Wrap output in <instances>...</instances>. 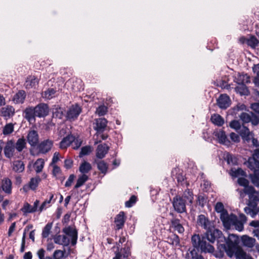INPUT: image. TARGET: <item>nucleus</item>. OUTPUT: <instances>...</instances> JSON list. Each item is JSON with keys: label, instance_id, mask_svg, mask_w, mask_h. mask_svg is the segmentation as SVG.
I'll return each instance as SVG.
<instances>
[{"label": "nucleus", "instance_id": "obj_1", "mask_svg": "<svg viewBox=\"0 0 259 259\" xmlns=\"http://www.w3.org/2000/svg\"><path fill=\"white\" fill-rule=\"evenodd\" d=\"M207 240L210 243H214L218 240V243L223 242L225 240L222 232L218 229H215L213 226L212 229H208L204 236L202 238L199 235H194L191 238V242L194 247L200 248L202 252L205 253H212L214 251V248L209 243L206 242Z\"/></svg>", "mask_w": 259, "mask_h": 259}, {"label": "nucleus", "instance_id": "obj_2", "mask_svg": "<svg viewBox=\"0 0 259 259\" xmlns=\"http://www.w3.org/2000/svg\"><path fill=\"white\" fill-rule=\"evenodd\" d=\"M223 242H225L226 244H220L218 246L220 249H223L222 251L220 252L221 256L223 255L222 252L225 251L228 256L232 257L234 256V252L236 248V245L238 242V237L237 236L234 234H230L226 239L223 240Z\"/></svg>", "mask_w": 259, "mask_h": 259}, {"label": "nucleus", "instance_id": "obj_3", "mask_svg": "<svg viewBox=\"0 0 259 259\" xmlns=\"http://www.w3.org/2000/svg\"><path fill=\"white\" fill-rule=\"evenodd\" d=\"M246 221V217L244 214H240L239 218L236 215L231 214L230 215L228 222H227L226 226H234L236 229L240 232L243 230V225Z\"/></svg>", "mask_w": 259, "mask_h": 259}, {"label": "nucleus", "instance_id": "obj_4", "mask_svg": "<svg viewBox=\"0 0 259 259\" xmlns=\"http://www.w3.org/2000/svg\"><path fill=\"white\" fill-rule=\"evenodd\" d=\"M15 151L14 141L12 140H8L4 147V153L5 157L11 159L16 154Z\"/></svg>", "mask_w": 259, "mask_h": 259}, {"label": "nucleus", "instance_id": "obj_5", "mask_svg": "<svg viewBox=\"0 0 259 259\" xmlns=\"http://www.w3.org/2000/svg\"><path fill=\"white\" fill-rule=\"evenodd\" d=\"M186 204H187L181 196H176L173 198L172 205L175 210L179 213L186 211Z\"/></svg>", "mask_w": 259, "mask_h": 259}, {"label": "nucleus", "instance_id": "obj_6", "mask_svg": "<svg viewBox=\"0 0 259 259\" xmlns=\"http://www.w3.org/2000/svg\"><path fill=\"white\" fill-rule=\"evenodd\" d=\"M197 225L207 230L212 229L213 223L204 215L200 214L198 216Z\"/></svg>", "mask_w": 259, "mask_h": 259}, {"label": "nucleus", "instance_id": "obj_7", "mask_svg": "<svg viewBox=\"0 0 259 259\" xmlns=\"http://www.w3.org/2000/svg\"><path fill=\"white\" fill-rule=\"evenodd\" d=\"M215 210L217 212L221 213V220L226 226L227 222H228L230 215H229L227 211L224 209L223 204L221 202H217L215 206Z\"/></svg>", "mask_w": 259, "mask_h": 259}, {"label": "nucleus", "instance_id": "obj_8", "mask_svg": "<svg viewBox=\"0 0 259 259\" xmlns=\"http://www.w3.org/2000/svg\"><path fill=\"white\" fill-rule=\"evenodd\" d=\"M81 111V109L79 105H73L67 111L66 117L68 120H74L77 118Z\"/></svg>", "mask_w": 259, "mask_h": 259}, {"label": "nucleus", "instance_id": "obj_9", "mask_svg": "<svg viewBox=\"0 0 259 259\" xmlns=\"http://www.w3.org/2000/svg\"><path fill=\"white\" fill-rule=\"evenodd\" d=\"M63 232L70 238L72 245H75L77 239V232L76 229L68 227L63 229Z\"/></svg>", "mask_w": 259, "mask_h": 259}, {"label": "nucleus", "instance_id": "obj_10", "mask_svg": "<svg viewBox=\"0 0 259 259\" xmlns=\"http://www.w3.org/2000/svg\"><path fill=\"white\" fill-rule=\"evenodd\" d=\"M41 181V179L39 176L32 178L30 179L28 184L24 185L23 189L25 192H27L30 189L34 190L38 186L39 183Z\"/></svg>", "mask_w": 259, "mask_h": 259}, {"label": "nucleus", "instance_id": "obj_11", "mask_svg": "<svg viewBox=\"0 0 259 259\" xmlns=\"http://www.w3.org/2000/svg\"><path fill=\"white\" fill-rule=\"evenodd\" d=\"M36 116L41 117L47 116L49 112L48 105L46 104H39L34 108Z\"/></svg>", "mask_w": 259, "mask_h": 259}, {"label": "nucleus", "instance_id": "obj_12", "mask_svg": "<svg viewBox=\"0 0 259 259\" xmlns=\"http://www.w3.org/2000/svg\"><path fill=\"white\" fill-rule=\"evenodd\" d=\"M214 135L218 138L220 143L228 146L230 145L231 142L223 131H216L214 132Z\"/></svg>", "mask_w": 259, "mask_h": 259}, {"label": "nucleus", "instance_id": "obj_13", "mask_svg": "<svg viewBox=\"0 0 259 259\" xmlns=\"http://www.w3.org/2000/svg\"><path fill=\"white\" fill-rule=\"evenodd\" d=\"M27 141L31 146H35L38 143V135L36 131H30L27 136Z\"/></svg>", "mask_w": 259, "mask_h": 259}, {"label": "nucleus", "instance_id": "obj_14", "mask_svg": "<svg viewBox=\"0 0 259 259\" xmlns=\"http://www.w3.org/2000/svg\"><path fill=\"white\" fill-rule=\"evenodd\" d=\"M219 107L222 109H226L230 105V99L227 95H221L217 100Z\"/></svg>", "mask_w": 259, "mask_h": 259}, {"label": "nucleus", "instance_id": "obj_15", "mask_svg": "<svg viewBox=\"0 0 259 259\" xmlns=\"http://www.w3.org/2000/svg\"><path fill=\"white\" fill-rule=\"evenodd\" d=\"M107 120L104 118H100L96 119L94 126V129L98 133L102 132L106 127Z\"/></svg>", "mask_w": 259, "mask_h": 259}, {"label": "nucleus", "instance_id": "obj_16", "mask_svg": "<svg viewBox=\"0 0 259 259\" xmlns=\"http://www.w3.org/2000/svg\"><path fill=\"white\" fill-rule=\"evenodd\" d=\"M234 80L238 84H245L250 82V78L247 74L238 73L234 76Z\"/></svg>", "mask_w": 259, "mask_h": 259}, {"label": "nucleus", "instance_id": "obj_17", "mask_svg": "<svg viewBox=\"0 0 259 259\" xmlns=\"http://www.w3.org/2000/svg\"><path fill=\"white\" fill-rule=\"evenodd\" d=\"M53 145V142L50 140H46L40 143L38 145V150L41 153H46L49 152Z\"/></svg>", "mask_w": 259, "mask_h": 259}, {"label": "nucleus", "instance_id": "obj_18", "mask_svg": "<svg viewBox=\"0 0 259 259\" xmlns=\"http://www.w3.org/2000/svg\"><path fill=\"white\" fill-rule=\"evenodd\" d=\"M170 223V227L171 229H174V231L180 234L184 232V228L180 223V220L178 219L173 218L171 220Z\"/></svg>", "mask_w": 259, "mask_h": 259}, {"label": "nucleus", "instance_id": "obj_19", "mask_svg": "<svg viewBox=\"0 0 259 259\" xmlns=\"http://www.w3.org/2000/svg\"><path fill=\"white\" fill-rule=\"evenodd\" d=\"M1 188L7 194L12 193V183L9 178H5L2 181Z\"/></svg>", "mask_w": 259, "mask_h": 259}, {"label": "nucleus", "instance_id": "obj_20", "mask_svg": "<svg viewBox=\"0 0 259 259\" xmlns=\"http://www.w3.org/2000/svg\"><path fill=\"white\" fill-rule=\"evenodd\" d=\"M11 167L13 170L17 173L22 172L25 169V164L20 160H14L11 163Z\"/></svg>", "mask_w": 259, "mask_h": 259}, {"label": "nucleus", "instance_id": "obj_21", "mask_svg": "<svg viewBox=\"0 0 259 259\" xmlns=\"http://www.w3.org/2000/svg\"><path fill=\"white\" fill-rule=\"evenodd\" d=\"M109 147L105 144L98 145L96 150V156L97 158L102 159L107 153Z\"/></svg>", "mask_w": 259, "mask_h": 259}, {"label": "nucleus", "instance_id": "obj_22", "mask_svg": "<svg viewBox=\"0 0 259 259\" xmlns=\"http://www.w3.org/2000/svg\"><path fill=\"white\" fill-rule=\"evenodd\" d=\"M55 243L67 246L70 243V238L66 235H59L54 238Z\"/></svg>", "mask_w": 259, "mask_h": 259}, {"label": "nucleus", "instance_id": "obj_23", "mask_svg": "<svg viewBox=\"0 0 259 259\" xmlns=\"http://www.w3.org/2000/svg\"><path fill=\"white\" fill-rule=\"evenodd\" d=\"M240 135L244 141L248 142L252 138L253 134L247 127L243 126L240 130Z\"/></svg>", "mask_w": 259, "mask_h": 259}, {"label": "nucleus", "instance_id": "obj_24", "mask_svg": "<svg viewBox=\"0 0 259 259\" xmlns=\"http://www.w3.org/2000/svg\"><path fill=\"white\" fill-rule=\"evenodd\" d=\"M74 141V137L71 135H68L64 137L60 142V148L64 149L69 147Z\"/></svg>", "mask_w": 259, "mask_h": 259}, {"label": "nucleus", "instance_id": "obj_25", "mask_svg": "<svg viewBox=\"0 0 259 259\" xmlns=\"http://www.w3.org/2000/svg\"><path fill=\"white\" fill-rule=\"evenodd\" d=\"M26 98V93L24 91H19L15 94L13 98V101L16 104H22Z\"/></svg>", "mask_w": 259, "mask_h": 259}, {"label": "nucleus", "instance_id": "obj_26", "mask_svg": "<svg viewBox=\"0 0 259 259\" xmlns=\"http://www.w3.org/2000/svg\"><path fill=\"white\" fill-rule=\"evenodd\" d=\"M25 118L29 121L32 122L35 120V113L34 109L32 107L26 108L24 112Z\"/></svg>", "mask_w": 259, "mask_h": 259}, {"label": "nucleus", "instance_id": "obj_27", "mask_svg": "<svg viewBox=\"0 0 259 259\" xmlns=\"http://www.w3.org/2000/svg\"><path fill=\"white\" fill-rule=\"evenodd\" d=\"M15 113L14 108L11 106H7L3 107L1 110V114L6 118H10L13 116Z\"/></svg>", "mask_w": 259, "mask_h": 259}, {"label": "nucleus", "instance_id": "obj_28", "mask_svg": "<svg viewBox=\"0 0 259 259\" xmlns=\"http://www.w3.org/2000/svg\"><path fill=\"white\" fill-rule=\"evenodd\" d=\"M196 248H190L186 255L187 259H204L203 257L198 253Z\"/></svg>", "mask_w": 259, "mask_h": 259}, {"label": "nucleus", "instance_id": "obj_29", "mask_svg": "<svg viewBox=\"0 0 259 259\" xmlns=\"http://www.w3.org/2000/svg\"><path fill=\"white\" fill-rule=\"evenodd\" d=\"M125 222L124 212L121 211L117 214L115 218V223L116 228L119 230L122 228Z\"/></svg>", "mask_w": 259, "mask_h": 259}, {"label": "nucleus", "instance_id": "obj_30", "mask_svg": "<svg viewBox=\"0 0 259 259\" xmlns=\"http://www.w3.org/2000/svg\"><path fill=\"white\" fill-rule=\"evenodd\" d=\"M16 150L18 152H22L26 147V142L24 138H21L17 140L16 143L14 142Z\"/></svg>", "mask_w": 259, "mask_h": 259}, {"label": "nucleus", "instance_id": "obj_31", "mask_svg": "<svg viewBox=\"0 0 259 259\" xmlns=\"http://www.w3.org/2000/svg\"><path fill=\"white\" fill-rule=\"evenodd\" d=\"M38 83V80L34 76H29L27 78L25 85L27 89L35 88Z\"/></svg>", "mask_w": 259, "mask_h": 259}, {"label": "nucleus", "instance_id": "obj_32", "mask_svg": "<svg viewBox=\"0 0 259 259\" xmlns=\"http://www.w3.org/2000/svg\"><path fill=\"white\" fill-rule=\"evenodd\" d=\"M234 255H235L236 259H252L242 249L237 247L235 248Z\"/></svg>", "mask_w": 259, "mask_h": 259}, {"label": "nucleus", "instance_id": "obj_33", "mask_svg": "<svg viewBox=\"0 0 259 259\" xmlns=\"http://www.w3.org/2000/svg\"><path fill=\"white\" fill-rule=\"evenodd\" d=\"M235 91L241 96H247L249 94V90L245 84H238V85L235 88Z\"/></svg>", "mask_w": 259, "mask_h": 259}, {"label": "nucleus", "instance_id": "obj_34", "mask_svg": "<svg viewBox=\"0 0 259 259\" xmlns=\"http://www.w3.org/2000/svg\"><path fill=\"white\" fill-rule=\"evenodd\" d=\"M187 204H191L193 200V194L189 189L186 190L181 196Z\"/></svg>", "mask_w": 259, "mask_h": 259}, {"label": "nucleus", "instance_id": "obj_35", "mask_svg": "<svg viewBox=\"0 0 259 259\" xmlns=\"http://www.w3.org/2000/svg\"><path fill=\"white\" fill-rule=\"evenodd\" d=\"M56 90L53 88H50L42 93V97L46 100H50L56 95Z\"/></svg>", "mask_w": 259, "mask_h": 259}, {"label": "nucleus", "instance_id": "obj_36", "mask_svg": "<svg viewBox=\"0 0 259 259\" xmlns=\"http://www.w3.org/2000/svg\"><path fill=\"white\" fill-rule=\"evenodd\" d=\"M95 162L96 163L98 169L101 173L105 174L107 172L108 165L104 161L96 160Z\"/></svg>", "mask_w": 259, "mask_h": 259}, {"label": "nucleus", "instance_id": "obj_37", "mask_svg": "<svg viewBox=\"0 0 259 259\" xmlns=\"http://www.w3.org/2000/svg\"><path fill=\"white\" fill-rule=\"evenodd\" d=\"M251 183L256 187H259V169L255 170L253 174L249 175Z\"/></svg>", "mask_w": 259, "mask_h": 259}, {"label": "nucleus", "instance_id": "obj_38", "mask_svg": "<svg viewBox=\"0 0 259 259\" xmlns=\"http://www.w3.org/2000/svg\"><path fill=\"white\" fill-rule=\"evenodd\" d=\"M211 120L213 124L220 126L223 125L224 123V119L218 114H213L211 117Z\"/></svg>", "mask_w": 259, "mask_h": 259}, {"label": "nucleus", "instance_id": "obj_39", "mask_svg": "<svg viewBox=\"0 0 259 259\" xmlns=\"http://www.w3.org/2000/svg\"><path fill=\"white\" fill-rule=\"evenodd\" d=\"M45 165L44 160L42 158H38L34 163V168L36 173L40 172Z\"/></svg>", "mask_w": 259, "mask_h": 259}, {"label": "nucleus", "instance_id": "obj_40", "mask_svg": "<svg viewBox=\"0 0 259 259\" xmlns=\"http://www.w3.org/2000/svg\"><path fill=\"white\" fill-rule=\"evenodd\" d=\"M242 241L245 246L251 247L254 245L255 240L254 238L244 235L242 237Z\"/></svg>", "mask_w": 259, "mask_h": 259}, {"label": "nucleus", "instance_id": "obj_41", "mask_svg": "<svg viewBox=\"0 0 259 259\" xmlns=\"http://www.w3.org/2000/svg\"><path fill=\"white\" fill-rule=\"evenodd\" d=\"M230 174L234 178H237L239 176H244L246 175L245 172L240 168H238L237 169H236L235 168H231Z\"/></svg>", "mask_w": 259, "mask_h": 259}, {"label": "nucleus", "instance_id": "obj_42", "mask_svg": "<svg viewBox=\"0 0 259 259\" xmlns=\"http://www.w3.org/2000/svg\"><path fill=\"white\" fill-rule=\"evenodd\" d=\"M92 168V166L90 163L88 162L84 161L81 163L79 166V170L82 175H85V174L89 172Z\"/></svg>", "mask_w": 259, "mask_h": 259}, {"label": "nucleus", "instance_id": "obj_43", "mask_svg": "<svg viewBox=\"0 0 259 259\" xmlns=\"http://www.w3.org/2000/svg\"><path fill=\"white\" fill-rule=\"evenodd\" d=\"M247 166L251 170H256V168L259 167V161L256 160L254 158L250 157L247 161Z\"/></svg>", "mask_w": 259, "mask_h": 259}, {"label": "nucleus", "instance_id": "obj_44", "mask_svg": "<svg viewBox=\"0 0 259 259\" xmlns=\"http://www.w3.org/2000/svg\"><path fill=\"white\" fill-rule=\"evenodd\" d=\"M167 242L173 246H177L180 244L179 237L176 234H172L167 238Z\"/></svg>", "mask_w": 259, "mask_h": 259}, {"label": "nucleus", "instance_id": "obj_45", "mask_svg": "<svg viewBox=\"0 0 259 259\" xmlns=\"http://www.w3.org/2000/svg\"><path fill=\"white\" fill-rule=\"evenodd\" d=\"M14 130V124L12 123H9L4 126L2 133L5 136H8L11 134Z\"/></svg>", "mask_w": 259, "mask_h": 259}, {"label": "nucleus", "instance_id": "obj_46", "mask_svg": "<svg viewBox=\"0 0 259 259\" xmlns=\"http://www.w3.org/2000/svg\"><path fill=\"white\" fill-rule=\"evenodd\" d=\"M54 198V195L53 194H51L50 196V198L49 200H45L39 207L38 211L41 212L44 210H45L47 208L50 206V203L52 200Z\"/></svg>", "mask_w": 259, "mask_h": 259}, {"label": "nucleus", "instance_id": "obj_47", "mask_svg": "<svg viewBox=\"0 0 259 259\" xmlns=\"http://www.w3.org/2000/svg\"><path fill=\"white\" fill-rule=\"evenodd\" d=\"M88 179L89 178L86 175H81L78 178L74 188L75 189L79 188L84 184V183L88 180Z\"/></svg>", "mask_w": 259, "mask_h": 259}, {"label": "nucleus", "instance_id": "obj_48", "mask_svg": "<svg viewBox=\"0 0 259 259\" xmlns=\"http://www.w3.org/2000/svg\"><path fill=\"white\" fill-rule=\"evenodd\" d=\"M249 225L254 227L255 229L253 230V233L254 236L257 238L259 240V220L251 221Z\"/></svg>", "mask_w": 259, "mask_h": 259}, {"label": "nucleus", "instance_id": "obj_49", "mask_svg": "<svg viewBox=\"0 0 259 259\" xmlns=\"http://www.w3.org/2000/svg\"><path fill=\"white\" fill-rule=\"evenodd\" d=\"M258 43V40L254 36H250L249 39L246 40V44L247 45L253 48H255Z\"/></svg>", "mask_w": 259, "mask_h": 259}, {"label": "nucleus", "instance_id": "obj_50", "mask_svg": "<svg viewBox=\"0 0 259 259\" xmlns=\"http://www.w3.org/2000/svg\"><path fill=\"white\" fill-rule=\"evenodd\" d=\"M52 227V223H48L46 225L42 232V237L43 238H47L49 236V234H50Z\"/></svg>", "mask_w": 259, "mask_h": 259}, {"label": "nucleus", "instance_id": "obj_51", "mask_svg": "<svg viewBox=\"0 0 259 259\" xmlns=\"http://www.w3.org/2000/svg\"><path fill=\"white\" fill-rule=\"evenodd\" d=\"M121 251H124V253L122 254L121 252H116L115 256L113 258V259H122V256L123 258H126L128 256L130 253L127 249L123 248V249H121Z\"/></svg>", "mask_w": 259, "mask_h": 259}, {"label": "nucleus", "instance_id": "obj_52", "mask_svg": "<svg viewBox=\"0 0 259 259\" xmlns=\"http://www.w3.org/2000/svg\"><path fill=\"white\" fill-rule=\"evenodd\" d=\"M32 208V206L28 203H25L21 208V210L24 213L34 212V210H33Z\"/></svg>", "mask_w": 259, "mask_h": 259}, {"label": "nucleus", "instance_id": "obj_53", "mask_svg": "<svg viewBox=\"0 0 259 259\" xmlns=\"http://www.w3.org/2000/svg\"><path fill=\"white\" fill-rule=\"evenodd\" d=\"M107 112V108L104 105H101L98 107L96 111V113L99 116H103Z\"/></svg>", "mask_w": 259, "mask_h": 259}, {"label": "nucleus", "instance_id": "obj_54", "mask_svg": "<svg viewBox=\"0 0 259 259\" xmlns=\"http://www.w3.org/2000/svg\"><path fill=\"white\" fill-rule=\"evenodd\" d=\"M240 118L244 123H248L251 120V116L247 113H242L240 115Z\"/></svg>", "mask_w": 259, "mask_h": 259}, {"label": "nucleus", "instance_id": "obj_55", "mask_svg": "<svg viewBox=\"0 0 259 259\" xmlns=\"http://www.w3.org/2000/svg\"><path fill=\"white\" fill-rule=\"evenodd\" d=\"M91 152V148L90 146H84L81 148L79 153V156L82 157L84 155H88Z\"/></svg>", "mask_w": 259, "mask_h": 259}, {"label": "nucleus", "instance_id": "obj_56", "mask_svg": "<svg viewBox=\"0 0 259 259\" xmlns=\"http://www.w3.org/2000/svg\"><path fill=\"white\" fill-rule=\"evenodd\" d=\"M137 200V197L133 195L131 197L130 199L125 202V205L126 207H131L135 204Z\"/></svg>", "mask_w": 259, "mask_h": 259}, {"label": "nucleus", "instance_id": "obj_57", "mask_svg": "<svg viewBox=\"0 0 259 259\" xmlns=\"http://www.w3.org/2000/svg\"><path fill=\"white\" fill-rule=\"evenodd\" d=\"M65 253V251L56 250L54 251L53 255V259H62Z\"/></svg>", "mask_w": 259, "mask_h": 259}, {"label": "nucleus", "instance_id": "obj_58", "mask_svg": "<svg viewBox=\"0 0 259 259\" xmlns=\"http://www.w3.org/2000/svg\"><path fill=\"white\" fill-rule=\"evenodd\" d=\"M230 126L231 128L234 129L236 131L241 130V124L238 120H234L230 123Z\"/></svg>", "mask_w": 259, "mask_h": 259}, {"label": "nucleus", "instance_id": "obj_59", "mask_svg": "<svg viewBox=\"0 0 259 259\" xmlns=\"http://www.w3.org/2000/svg\"><path fill=\"white\" fill-rule=\"evenodd\" d=\"M244 211L246 214H249L252 218H255L257 214L256 210H253L249 207H245L244 208Z\"/></svg>", "mask_w": 259, "mask_h": 259}, {"label": "nucleus", "instance_id": "obj_60", "mask_svg": "<svg viewBox=\"0 0 259 259\" xmlns=\"http://www.w3.org/2000/svg\"><path fill=\"white\" fill-rule=\"evenodd\" d=\"M228 164H235L237 163V159L233 155L228 154L226 156Z\"/></svg>", "mask_w": 259, "mask_h": 259}, {"label": "nucleus", "instance_id": "obj_61", "mask_svg": "<svg viewBox=\"0 0 259 259\" xmlns=\"http://www.w3.org/2000/svg\"><path fill=\"white\" fill-rule=\"evenodd\" d=\"M238 183L239 185L245 187L248 185L249 182L247 180L244 178H239L238 179Z\"/></svg>", "mask_w": 259, "mask_h": 259}, {"label": "nucleus", "instance_id": "obj_62", "mask_svg": "<svg viewBox=\"0 0 259 259\" xmlns=\"http://www.w3.org/2000/svg\"><path fill=\"white\" fill-rule=\"evenodd\" d=\"M71 144H72L73 149H77L80 147L81 145V141L78 139H75L74 137V141Z\"/></svg>", "mask_w": 259, "mask_h": 259}, {"label": "nucleus", "instance_id": "obj_63", "mask_svg": "<svg viewBox=\"0 0 259 259\" xmlns=\"http://www.w3.org/2000/svg\"><path fill=\"white\" fill-rule=\"evenodd\" d=\"M53 167V175L55 177H57L61 172V170L60 168L57 165H51Z\"/></svg>", "mask_w": 259, "mask_h": 259}, {"label": "nucleus", "instance_id": "obj_64", "mask_svg": "<svg viewBox=\"0 0 259 259\" xmlns=\"http://www.w3.org/2000/svg\"><path fill=\"white\" fill-rule=\"evenodd\" d=\"M230 137L231 140L234 142L238 143L240 141L239 135L234 133H231L230 135Z\"/></svg>", "mask_w": 259, "mask_h": 259}]
</instances>
